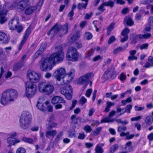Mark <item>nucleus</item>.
<instances>
[{
    "label": "nucleus",
    "instance_id": "f257e3e1",
    "mask_svg": "<svg viewBox=\"0 0 153 153\" xmlns=\"http://www.w3.org/2000/svg\"><path fill=\"white\" fill-rule=\"evenodd\" d=\"M58 51L52 54L49 57L42 59L40 61V68L43 71L51 70L57 62H62L64 58V53L62 51L61 45L57 46L56 48Z\"/></svg>",
    "mask_w": 153,
    "mask_h": 153
},
{
    "label": "nucleus",
    "instance_id": "f03ea898",
    "mask_svg": "<svg viewBox=\"0 0 153 153\" xmlns=\"http://www.w3.org/2000/svg\"><path fill=\"white\" fill-rule=\"evenodd\" d=\"M17 96V92L16 90L8 89L2 93L0 99V103L2 105H6L10 102L14 101Z\"/></svg>",
    "mask_w": 153,
    "mask_h": 153
},
{
    "label": "nucleus",
    "instance_id": "7ed1b4c3",
    "mask_svg": "<svg viewBox=\"0 0 153 153\" xmlns=\"http://www.w3.org/2000/svg\"><path fill=\"white\" fill-rule=\"evenodd\" d=\"M31 118V115L29 112L27 111H23L19 119L20 127L24 129H27L30 125Z\"/></svg>",
    "mask_w": 153,
    "mask_h": 153
},
{
    "label": "nucleus",
    "instance_id": "20e7f679",
    "mask_svg": "<svg viewBox=\"0 0 153 153\" xmlns=\"http://www.w3.org/2000/svg\"><path fill=\"white\" fill-rule=\"evenodd\" d=\"M38 88L39 92L47 95L52 93L54 90V87L52 83L45 81L39 82L38 85Z\"/></svg>",
    "mask_w": 153,
    "mask_h": 153
},
{
    "label": "nucleus",
    "instance_id": "39448f33",
    "mask_svg": "<svg viewBox=\"0 0 153 153\" xmlns=\"http://www.w3.org/2000/svg\"><path fill=\"white\" fill-rule=\"evenodd\" d=\"M67 60L74 61H76L78 59V53L75 48L70 47L66 56Z\"/></svg>",
    "mask_w": 153,
    "mask_h": 153
},
{
    "label": "nucleus",
    "instance_id": "423d86ee",
    "mask_svg": "<svg viewBox=\"0 0 153 153\" xmlns=\"http://www.w3.org/2000/svg\"><path fill=\"white\" fill-rule=\"evenodd\" d=\"M93 74L91 73H88L81 76L78 80V83L81 85H84L85 88L88 85L90 79L93 76Z\"/></svg>",
    "mask_w": 153,
    "mask_h": 153
},
{
    "label": "nucleus",
    "instance_id": "0eeeda50",
    "mask_svg": "<svg viewBox=\"0 0 153 153\" xmlns=\"http://www.w3.org/2000/svg\"><path fill=\"white\" fill-rule=\"evenodd\" d=\"M116 75L114 66L112 65L105 72L102 78L105 80L108 79H113L116 77Z\"/></svg>",
    "mask_w": 153,
    "mask_h": 153
},
{
    "label": "nucleus",
    "instance_id": "6e6552de",
    "mask_svg": "<svg viewBox=\"0 0 153 153\" xmlns=\"http://www.w3.org/2000/svg\"><path fill=\"white\" fill-rule=\"evenodd\" d=\"M65 73V69L62 68L57 69L54 72L53 75L56 80V83L57 85L61 84V83H60V80Z\"/></svg>",
    "mask_w": 153,
    "mask_h": 153
},
{
    "label": "nucleus",
    "instance_id": "1a4fd4ad",
    "mask_svg": "<svg viewBox=\"0 0 153 153\" xmlns=\"http://www.w3.org/2000/svg\"><path fill=\"white\" fill-rule=\"evenodd\" d=\"M27 76L30 80V81L33 83L38 82L40 79L41 75L36 72L29 70L27 73Z\"/></svg>",
    "mask_w": 153,
    "mask_h": 153
},
{
    "label": "nucleus",
    "instance_id": "9d476101",
    "mask_svg": "<svg viewBox=\"0 0 153 153\" xmlns=\"http://www.w3.org/2000/svg\"><path fill=\"white\" fill-rule=\"evenodd\" d=\"M62 28V25L58 24V23L56 24L48 32V35L51 34L52 36H54Z\"/></svg>",
    "mask_w": 153,
    "mask_h": 153
},
{
    "label": "nucleus",
    "instance_id": "9b49d317",
    "mask_svg": "<svg viewBox=\"0 0 153 153\" xmlns=\"http://www.w3.org/2000/svg\"><path fill=\"white\" fill-rule=\"evenodd\" d=\"M73 78V77L70 76V75L68 74H65L60 80V83H61V84L59 85H62L70 82L72 80Z\"/></svg>",
    "mask_w": 153,
    "mask_h": 153
},
{
    "label": "nucleus",
    "instance_id": "f8f14e48",
    "mask_svg": "<svg viewBox=\"0 0 153 153\" xmlns=\"http://www.w3.org/2000/svg\"><path fill=\"white\" fill-rule=\"evenodd\" d=\"M29 0H24L20 1L18 4L17 10L19 12L23 10L27 6V3Z\"/></svg>",
    "mask_w": 153,
    "mask_h": 153
},
{
    "label": "nucleus",
    "instance_id": "ddd939ff",
    "mask_svg": "<svg viewBox=\"0 0 153 153\" xmlns=\"http://www.w3.org/2000/svg\"><path fill=\"white\" fill-rule=\"evenodd\" d=\"M51 102L54 104L62 103L65 105L66 104L65 100L62 97L59 96H56L53 97Z\"/></svg>",
    "mask_w": 153,
    "mask_h": 153
},
{
    "label": "nucleus",
    "instance_id": "4468645a",
    "mask_svg": "<svg viewBox=\"0 0 153 153\" xmlns=\"http://www.w3.org/2000/svg\"><path fill=\"white\" fill-rule=\"evenodd\" d=\"M19 20L17 19H13L9 22V27L10 30H14L16 29V27L18 25Z\"/></svg>",
    "mask_w": 153,
    "mask_h": 153
},
{
    "label": "nucleus",
    "instance_id": "2eb2a0df",
    "mask_svg": "<svg viewBox=\"0 0 153 153\" xmlns=\"http://www.w3.org/2000/svg\"><path fill=\"white\" fill-rule=\"evenodd\" d=\"M10 39L4 33L0 32V43L6 44L8 43Z\"/></svg>",
    "mask_w": 153,
    "mask_h": 153
},
{
    "label": "nucleus",
    "instance_id": "dca6fc26",
    "mask_svg": "<svg viewBox=\"0 0 153 153\" xmlns=\"http://www.w3.org/2000/svg\"><path fill=\"white\" fill-rule=\"evenodd\" d=\"M30 33L31 27L30 26H29L25 32V33L24 37L23 39L21 42L20 45V46L19 48V50H20L21 49L22 47L23 46V45L26 42L27 38L28 36L30 34Z\"/></svg>",
    "mask_w": 153,
    "mask_h": 153
},
{
    "label": "nucleus",
    "instance_id": "f3484780",
    "mask_svg": "<svg viewBox=\"0 0 153 153\" xmlns=\"http://www.w3.org/2000/svg\"><path fill=\"white\" fill-rule=\"evenodd\" d=\"M36 91V88L29 89H26L25 95L27 98L32 97L35 94Z\"/></svg>",
    "mask_w": 153,
    "mask_h": 153
},
{
    "label": "nucleus",
    "instance_id": "a211bd4d",
    "mask_svg": "<svg viewBox=\"0 0 153 153\" xmlns=\"http://www.w3.org/2000/svg\"><path fill=\"white\" fill-rule=\"evenodd\" d=\"M68 26L67 24H65L63 27L62 26V28L60 29L58 33V35L59 37H62L64 35L66 34L68 32Z\"/></svg>",
    "mask_w": 153,
    "mask_h": 153
},
{
    "label": "nucleus",
    "instance_id": "6ab92c4d",
    "mask_svg": "<svg viewBox=\"0 0 153 153\" xmlns=\"http://www.w3.org/2000/svg\"><path fill=\"white\" fill-rule=\"evenodd\" d=\"M139 38L140 39H144V34H140L137 35H135L134 34H131L130 36V40H132L131 43H136V41L135 38Z\"/></svg>",
    "mask_w": 153,
    "mask_h": 153
},
{
    "label": "nucleus",
    "instance_id": "aec40b11",
    "mask_svg": "<svg viewBox=\"0 0 153 153\" xmlns=\"http://www.w3.org/2000/svg\"><path fill=\"white\" fill-rule=\"evenodd\" d=\"M81 34V33L80 31H77L74 35H71L70 36L71 39L70 41L71 42H75L80 37Z\"/></svg>",
    "mask_w": 153,
    "mask_h": 153
},
{
    "label": "nucleus",
    "instance_id": "412c9836",
    "mask_svg": "<svg viewBox=\"0 0 153 153\" xmlns=\"http://www.w3.org/2000/svg\"><path fill=\"white\" fill-rule=\"evenodd\" d=\"M37 9L36 6H30L27 7L25 10V13L27 15L31 14Z\"/></svg>",
    "mask_w": 153,
    "mask_h": 153
},
{
    "label": "nucleus",
    "instance_id": "4be33fe9",
    "mask_svg": "<svg viewBox=\"0 0 153 153\" xmlns=\"http://www.w3.org/2000/svg\"><path fill=\"white\" fill-rule=\"evenodd\" d=\"M129 53L130 55L128 57V60L131 61L137 59V57L134 55L136 53L135 50H131L129 51Z\"/></svg>",
    "mask_w": 153,
    "mask_h": 153
},
{
    "label": "nucleus",
    "instance_id": "5701e85b",
    "mask_svg": "<svg viewBox=\"0 0 153 153\" xmlns=\"http://www.w3.org/2000/svg\"><path fill=\"white\" fill-rule=\"evenodd\" d=\"M57 132L56 130H51L48 131L45 133V135L46 137L48 138H49V136L54 137L56 135Z\"/></svg>",
    "mask_w": 153,
    "mask_h": 153
},
{
    "label": "nucleus",
    "instance_id": "b1692460",
    "mask_svg": "<svg viewBox=\"0 0 153 153\" xmlns=\"http://www.w3.org/2000/svg\"><path fill=\"white\" fill-rule=\"evenodd\" d=\"M8 11L5 4L0 5V15H6Z\"/></svg>",
    "mask_w": 153,
    "mask_h": 153
},
{
    "label": "nucleus",
    "instance_id": "393cba45",
    "mask_svg": "<svg viewBox=\"0 0 153 153\" xmlns=\"http://www.w3.org/2000/svg\"><path fill=\"white\" fill-rule=\"evenodd\" d=\"M124 23L129 26H132L134 24V22L129 16H126L124 19Z\"/></svg>",
    "mask_w": 153,
    "mask_h": 153
},
{
    "label": "nucleus",
    "instance_id": "a878e982",
    "mask_svg": "<svg viewBox=\"0 0 153 153\" xmlns=\"http://www.w3.org/2000/svg\"><path fill=\"white\" fill-rule=\"evenodd\" d=\"M145 122L147 125H151L153 123V116L152 115L147 116L145 119Z\"/></svg>",
    "mask_w": 153,
    "mask_h": 153
},
{
    "label": "nucleus",
    "instance_id": "bb28decb",
    "mask_svg": "<svg viewBox=\"0 0 153 153\" xmlns=\"http://www.w3.org/2000/svg\"><path fill=\"white\" fill-rule=\"evenodd\" d=\"M7 143L12 145H14L16 143L20 142V141L12 137H9L7 139Z\"/></svg>",
    "mask_w": 153,
    "mask_h": 153
},
{
    "label": "nucleus",
    "instance_id": "cd10ccee",
    "mask_svg": "<svg viewBox=\"0 0 153 153\" xmlns=\"http://www.w3.org/2000/svg\"><path fill=\"white\" fill-rule=\"evenodd\" d=\"M45 48H44L43 46H42L33 56V59H36L39 55L42 53V51H44Z\"/></svg>",
    "mask_w": 153,
    "mask_h": 153
},
{
    "label": "nucleus",
    "instance_id": "c85d7f7f",
    "mask_svg": "<svg viewBox=\"0 0 153 153\" xmlns=\"http://www.w3.org/2000/svg\"><path fill=\"white\" fill-rule=\"evenodd\" d=\"M104 144L103 143H99L97 145L95 149V152H98L100 153H103V150L102 147L103 146Z\"/></svg>",
    "mask_w": 153,
    "mask_h": 153
},
{
    "label": "nucleus",
    "instance_id": "c756f323",
    "mask_svg": "<svg viewBox=\"0 0 153 153\" xmlns=\"http://www.w3.org/2000/svg\"><path fill=\"white\" fill-rule=\"evenodd\" d=\"M5 4L8 10V11L14 9L16 6V4L15 3L12 4H10L9 3H6Z\"/></svg>",
    "mask_w": 153,
    "mask_h": 153
},
{
    "label": "nucleus",
    "instance_id": "7c9ffc66",
    "mask_svg": "<svg viewBox=\"0 0 153 153\" xmlns=\"http://www.w3.org/2000/svg\"><path fill=\"white\" fill-rule=\"evenodd\" d=\"M36 88V86L35 84L32 82L28 81L26 83V89H29Z\"/></svg>",
    "mask_w": 153,
    "mask_h": 153
},
{
    "label": "nucleus",
    "instance_id": "2f4dec72",
    "mask_svg": "<svg viewBox=\"0 0 153 153\" xmlns=\"http://www.w3.org/2000/svg\"><path fill=\"white\" fill-rule=\"evenodd\" d=\"M119 147L117 144H115L112 146L110 148L109 152L110 153H114L115 152L118 150Z\"/></svg>",
    "mask_w": 153,
    "mask_h": 153
},
{
    "label": "nucleus",
    "instance_id": "473e14b6",
    "mask_svg": "<svg viewBox=\"0 0 153 153\" xmlns=\"http://www.w3.org/2000/svg\"><path fill=\"white\" fill-rule=\"evenodd\" d=\"M57 125L56 123L55 122H50L48 123L46 125L47 128L48 129H50L56 127Z\"/></svg>",
    "mask_w": 153,
    "mask_h": 153
},
{
    "label": "nucleus",
    "instance_id": "72a5a7b5",
    "mask_svg": "<svg viewBox=\"0 0 153 153\" xmlns=\"http://www.w3.org/2000/svg\"><path fill=\"white\" fill-rule=\"evenodd\" d=\"M132 108V105H127L125 107V110L124 111L121 113L120 114V115L123 114L125 112L128 113H130L131 112L130 110Z\"/></svg>",
    "mask_w": 153,
    "mask_h": 153
},
{
    "label": "nucleus",
    "instance_id": "f704fd0d",
    "mask_svg": "<svg viewBox=\"0 0 153 153\" xmlns=\"http://www.w3.org/2000/svg\"><path fill=\"white\" fill-rule=\"evenodd\" d=\"M102 128V127H98L96 128L93 131L91 132V134L93 136H97L100 132Z\"/></svg>",
    "mask_w": 153,
    "mask_h": 153
},
{
    "label": "nucleus",
    "instance_id": "c9c22d12",
    "mask_svg": "<svg viewBox=\"0 0 153 153\" xmlns=\"http://www.w3.org/2000/svg\"><path fill=\"white\" fill-rule=\"evenodd\" d=\"M130 32V30L127 28H125L123 30L121 33L122 36H128V34Z\"/></svg>",
    "mask_w": 153,
    "mask_h": 153
},
{
    "label": "nucleus",
    "instance_id": "e433bc0d",
    "mask_svg": "<svg viewBox=\"0 0 153 153\" xmlns=\"http://www.w3.org/2000/svg\"><path fill=\"white\" fill-rule=\"evenodd\" d=\"M103 3L105 6H109L111 7H112L114 6V2L111 0H109L108 2H104Z\"/></svg>",
    "mask_w": 153,
    "mask_h": 153
},
{
    "label": "nucleus",
    "instance_id": "4c0bfd02",
    "mask_svg": "<svg viewBox=\"0 0 153 153\" xmlns=\"http://www.w3.org/2000/svg\"><path fill=\"white\" fill-rule=\"evenodd\" d=\"M76 116L73 114L71 117V119L72 120V123L74 124H77L78 118H76Z\"/></svg>",
    "mask_w": 153,
    "mask_h": 153
},
{
    "label": "nucleus",
    "instance_id": "58836bf2",
    "mask_svg": "<svg viewBox=\"0 0 153 153\" xmlns=\"http://www.w3.org/2000/svg\"><path fill=\"white\" fill-rule=\"evenodd\" d=\"M124 50V49L123 48L120 47H119L114 50L113 52V54H117L121 52Z\"/></svg>",
    "mask_w": 153,
    "mask_h": 153
},
{
    "label": "nucleus",
    "instance_id": "ea45409f",
    "mask_svg": "<svg viewBox=\"0 0 153 153\" xmlns=\"http://www.w3.org/2000/svg\"><path fill=\"white\" fill-rule=\"evenodd\" d=\"M92 34L88 32H86L85 34L84 38L87 40H89L92 38Z\"/></svg>",
    "mask_w": 153,
    "mask_h": 153
},
{
    "label": "nucleus",
    "instance_id": "a19ab883",
    "mask_svg": "<svg viewBox=\"0 0 153 153\" xmlns=\"http://www.w3.org/2000/svg\"><path fill=\"white\" fill-rule=\"evenodd\" d=\"M95 51V49H91L88 52L87 54L86 55V57L89 58L91 56L93 55Z\"/></svg>",
    "mask_w": 153,
    "mask_h": 153
},
{
    "label": "nucleus",
    "instance_id": "79ce46f5",
    "mask_svg": "<svg viewBox=\"0 0 153 153\" xmlns=\"http://www.w3.org/2000/svg\"><path fill=\"white\" fill-rule=\"evenodd\" d=\"M114 120H111L109 117L105 118L101 120V123L112 122L114 121Z\"/></svg>",
    "mask_w": 153,
    "mask_h": 153
},
{
    "label": "nucleus",
    "instance_id": "37998d69",
    "mask_svg": "<svg viewBox=\"0 0 153 153\" xmlns=\"http://www.w3.org/2000/svg\"><path fill=\"white\" fill-rule=\"evenodd\" d=\"M127 129V127L124 126H120L118 127L117 131L119 132H121L123 131H124Z\"/></svg>",
    "mask_w": 153,
    "mask_h": 153
},
{
    "label": "nucleus",
    "instance_id": "c03bdc74",
    "mask_svg": "<svg viewBox=\"0 0 153 153\" xmlns=\"http://www.w3.org/2000/svg\"><path fill=\"white\" fill-rule=\"evenodd\" d=\"M87 5V3H85V4L83 3H79L78 4L77 7L79 9H82L83 8L85 9Z\"/></svg>",
    "mask_w": 153,
    "mask_h": 153
},
{
    "label": "nucleus",
    "instance_id": "a18cd8bd",
    "mask_svg": "<svg viewBox=\"0 0 153 153\" xmlns=\"http://www.w3.org/2000/svg\"><path fill=\"white\" fill-rule=\"evenodd\" d=\"M36 106L39 109L42 111H43L45 107L43 104L39 103V102H38Z\"/></svg>",
    "mask_w": 153,
    "mask_h": 153
},
{
    "label": "nucleus",
    "instance_id": "49530a36",
    "mask_svg": "<svg viewBox=\"0 0 153 153\" xmlns=\"http://www.w3.org/2000/svg\"><path fill=\"white\" fill-rule=\"evenodd\" d=\"M22 65L20 63H17L14 66L13 69L15 71H16L20 68L22 66Z\"/></svg>",
    "mask_w": 153,
    "mask_h": 153
},
{
    "label": "nucleus",
    "instance_id": "de8ad7c7",
    "mask_svg": "<svg viewBox=\"0 0 153 153\" xmlns=\"http://www.w3.org/2000/svg\"><path fill=\"white\" fill-rule=\"evenodd\" d=\"M22 140L24 142L30 144L32 143L33 141L32 139L30 138H27L24 137L22 138Z\"/></svg>",
    "mask_w": 153,
    "mask_h": 153
},
{
    "label": "nucleus",
    "instance_id": "09e8293b",
    "mask_svg": "<svg viewBox=\"0 0 153 153\" xmlns=\"http://www.w3.org/2000/svg\"><path fill=\"white\" fill-rule=\"evenodd\" d=\"M65 88L66 89V90L67 91V93H72V89L71 87L68 85H67L65 86Z\"/></svg>",
    "mask_w": 153,
    "mask_h": 153
},
{
    "label": "nucleus",
    "instance_id": "8fccbe9b",
    "mask_svg": "<svg viewBox=\"0 0 153 153\" xmlns=\"http://www.w3.org/2000/svg\"><path fill=\"white\" fill-rule=\"evenodd\" d=\"M6 15H0V23L1 24L4 23L6 21V18L5 17Z\"/></svg>",
    "mask_w": 153,
    "mask_h": 153
},
{
    "label": "nucleus",
    "instance_id": "3c124183",
    "mask_svg": "<svg viewBox=\"0 0 153 153\" xmlns=\"http://www.w3.org/2000/svg\"><path fill=\"white\" fill-rule=\"evenodd\" d=\"M132 142L131 141H129L126 144V147L125 149L127 150V149H128V151H130L131 150V145Z\"/></svg>",
    "mask_w": 153,
    "mask_h": 153
},
{
    "label": "nucleus",
    "instance_id": "603ef678",
    "mask_svg": "<svg viewBox=\"0 0 153 153\" xmlns=\"http://www.w3.org/2000/svg\"><path fill=\"white\" fill-rule=\"evenodd\" d=\"M16 153H26V151L23 148L20 147L17 149Z\"/></svg>",
    "mask_w": 153,
    "mask_h": 153
},
{
    "label": "nucleus",
    "instance_id": "864d4df0",
    "mask_svg": "<svg viewBox=\"0 0 153 153\" xmlns=\"http://www.w3.org/2000/svg\"><path fill=\"white\" fill-rule=\"evenodd\" d=\"M44 0H39L38 2V5L36 7L37 9H38V10H39L40 9L43 4L44 2Z\"/></svg>",
    "mask_w": 153,
    "mask_h": 153
},
{
    "label": "nucleus",
    "instance_id": "5fc2aeb1",
    "mask_svg": "<svg viewBox=\"0 0 153 153\" xmlns=\"http://www.w3.org/2000/svg\"><path fill=\"white\" fill-rule=\"evenodd\" d=\"M115 40L116 38L115 36H112L108 40V44H111Z\"/></svg>",
    "mask_w": 153,
    "mask_h": 153
},
{
    "label": "nucleus",
    "instance_id": "6e6d98bb",
    "mask_svg": "<svg viewBox=\"0 0 153 153\" xmlns=\"http://www.w3.org/2000/svg\"><path fill=\"white\" fill-rule=\"evenodd\" d=\"M84 130L86 132L88 133L91 132L92 129L90 126L87 125L85 127Z\"/></svg>",
    "mask_w": 153,
    "mask_h": 153
},
{
    "label": "nucleus",
    "instance_id": "4d7b16f0",
    "mask_svg": "<svg viewBox=\"0 0 153 153\" xmlns=\"http://www.w3.org/2000/svg\"><path fill=\"white\" fill-rule=\"evenodd\" d=\"M126 79V76L124 73H121L120 75V79L121 81H123Z\"/></svg>",
    "mask_w": 153,
    "mask_h": 153
},
{
    "label": "nucleus",
    "instance_id": "13d9d810",
    "mask_svg": "<svg viewBox=\"0 0 153 153\" xmlns=\"http://www.w3.org/2000/svg\"><path fill=\"white\" fill-rule=\"evenodd\" d=\"M115 23L114 22L111 23L107 28V30L112 31L114 28Z\"/></svg>",
    "mask_w": 153,
    "mask_h": 153
},
{
    "label": "nucleus",
    "instance_id": "bf43d9fd",
    "mask_svg": "<svg viewBox=\"0 0 153 153\" xmlns=\"http://www.w3.org/2000/svg\"><path fill=\"white\" fill-rule=\"evenodd\" d=\"M104 6L105 5H104V4L103 2L101 4L99 7L98 8V10H99L100 12H101V13H103V11L105 10L103 9L104 7Z\"/></svg>",
    "mask_w": 153,
    "mask_h": 153
},
{
    "label": "nucleus",
    "instance_id": "052dcab7",
    "mask_svg": "<svg viewBox=\"0 0 153 153\" xmlns=\"http://www.w3.org/2000/svg\"><path fill=\"white\" fill-rule=\"evenodd\" d=\"M86 101V99L84 97H82L80 100V103L81 104L83 105L85 103Z\"/></svg>",
    "mask_w": 153,
    "mask_h": 153
},
{
    "label": "nucleus",
    "instance_id": "680f3d73",
    "mask_svg": "<svg viewBox=\"0 0 153 153\" xmlns=\"http://www.w3.org/2000/svg\"><path fill=\"white\" fill-rule=\"evenodd\" d=\"M93 14V13L92 12H90V14L88 13L85 14L84 19H89L92 16Z\"/></svg>",
    "mask_w": 153,
    "mask_h": 153
},
{
    "label": "nucleus",
    "instance_id": "e2e57ef3",
    "mask_svg": "<svg viewBox=\"0 0 153 153\" xmlns=\"http://www.w3.org/2000/svg\"><path fill=\"white\" fill-rule=\"evenodd\" d=\"M75 72V70L74 68H71V69L69 72L68 74L70 75L73 77Z\"/></svg>",
    "mask_w": 153,
    "mask_h": 153
},
{
    "label": "nucleus",
    "instance_id": "0e129e2a",
    "mask_svg": "<svg viewBox=\"0 0 153 153\" xmlns=\"http://www.w3.org/2000/svg\"><path fill=\"white\" fill-rule=\"evenodd\" d=\"M71 93H67L65 95V96L66 98L68 100H71L72 98V95L71 94Z\"/></svg>",
    "mask_w": 153,
    "mask_h": 153
},
{
    "label": "nucleus",
    "instance_id": "69168bd1",
    "mask_svg": "<svg viewBox=\"0 0 153 153\" xmlns=\"http://www.w3.org/2000/svg\"><path fill=\"white\" fill-rule=\"evenodd\" d=\"M148 46V43H145L142 45L140 47V49L142 50L143 49H147Z\"/></svg>",
    "mask_w": 153,
    "mask_h": 153
},
{
    "label": "nucleus",
    "instance_id": "338daca9",
    "mask_svg": "<svg viewBox=\"0 0 153 153\" xmlns=\"http://www.w3.org/2000/svg\"><path fill=\"white\" fill-rule=\"evenodd\" d=\"M77 102V101L76 100H73L72 101L71 106L70 108V110L73 109L75 107Z\"/></svg>",
    "mask_w": 153,
    "mask_h": 153
},
{
    "label": "nucleus",
    "instance_id": "774afa93",
    "mask_svg": "<svg viewBox=\"0 0 153 153\" xmlns=\"http://www.w3.org/2000/svg\"><path fill=\"white\" fill-rule=\"evenodd\" d=\"M141 15L140 14H137L135 16V20L138 21L141 19Z\"/></svg>",
    "mask_w": 153,
    "mask_h": 153
}]
</instances>
